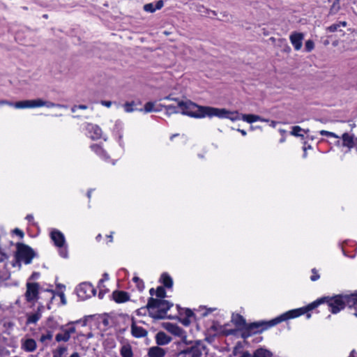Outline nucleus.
Segmentation results:
<instances>
[{
    "label": "nucleus",
    "mask_w": 357,
    "mask_h": 357,
    "mask_svg": "<svg viewBox=\"0 0 357 357\" xmlns=\"http://www.w3.org/2000/svg\"><path fill=\"white\" fill-rule=\"evenodd\" d=\"M134 105H135V102H126L124 105H123V108H124V110L125 112H132L134 111Z\"/></svg>",
    "instance_id": "37"
},
{
    "label": "nucleus",
    "mask_w": 357,
    "mask_h": 357,
    "mask_svg": "<svg viewBox=\"0 0 357 357\" xmlns=\"http://www.w3.org/2000/svg\"><path fill=\"white\" fill-rule=\"evenodd\" d=\"M342 139V146L348 148V151H350L354 147L356 148V141H354V135H349L348 132H344L341 137Z\"/></svg>",
    "instance_id": "13"
},
{
    "label": "nucleus",
    "mask_w": 357,
    "mask_h": 357,
    "mask_svg": "<svg viewBox=\"0 0 357 357\" xmlns=\"http://www.w3.org/2000/svg\"><path fill=\"white\" fill-rule=\"evenodd\" d=\"M241 119L247 123H252L261 120V116L256 114H241Z\"/></svg>",
    "instance_id": "23"
},
{
    "label": "nucleus",
    "mask_w": 357,
    "mask_h": 357,
    "mask_svg": "<svg viewBox=\"0 0 357 357\" xmlns=\"http://www.w3.org/2000/svg\"><path fill=\"white\" fill-rule=\"evenodd\" d=\"M314 45L312 40H308L306 41L305 48L307 52H311L314 49Z\"/></svg>",
    "instance_id": "40"
},
{
    "label": "nucleus",
    "mask_w": 357,
    "mask_h": 357,
    "mask_svg": "<svg viewBox=\"0 0 357 357\" xmlns=\"http://www.w3.org/2000/svg\"><path fill=\"white\" fill-rule=\"evenodd\" d=\"M103 287L102 283L100 284V282H98V287L101 289Z\"/></svg>",
    "instance_id": "62"
},
{
    "label": "nucleus",
    "mask_w": 357,
    "mask_h": 357,
    "mask_svg": "<svg viewBox=\"0 0 357 357\" xmlns=\"http://www.w3.org/2000/svg\"><path fill=\"white\" fill-rule=\"evenodd\" d=\"M163 99H165V100H174V101H176V102H178V101H180L178 98H172L171 96H166V97H165Z\"/></svg>",
    "instance_id": "51"
},
{
    "label": "nucleus",
    "mask_w": 357,
    "mask_h": 357,
    "mask_svg": "<svg viewBox=\"0 0 357 357\" xmlns=\"http://www.w3.org/2000/svg\"><path fill=\"white\" fill-rule=\"evenodd\" d=\"M252 357H273V354L268 349L259 348L254 351Z\"/></svg>",
    "instance_id": "21"
},
{
    "label": "nucleus",
    "mask_w": 357,
    "mask_h": 357,
    "mask_svg": "<svg viewBox=\"0 0 357 357\" xmlns=\"http://www.w3.org/2000/svg\"><path fill=\"white\" fill-rule=\"evenodd\" d=\"M112 297L118 303L126 302L130 299L129 294L123 291H114L112 293Z\"/></svg>",
    "instance_id": "14"
},
{
    "label": "nucleus",
    "mask_w": 357,
    "mask_h": 357,
    "mask_svg": "<svg viewBox=\"0 0 357 357\" xmlns=\"http://www.w3.org/2000/svg\"><path fill=\"white\" fill-rule=\"evenodd\" d=\"M280 133L284 134L285 132V130L283 129L280 130Z\"/></svg>",
    "instance_id": "63"
},
{
    "label": "nucleus",
    "mask_w": 357,
    "mask_h": 357,
    "mask_svg": "<svg viewBox=\"0 0 357 357\" xmlns=\"http://www.w3.org/2000/svg\"><path fill=\"white\" fill-rule=\"evenodd\" d=\"M66 351V348L64 347H60L57 349L56 351L54 354V356H59L62 357L63 354Z\"/></svg>",
    "instance_id": "42"
},
{
    "label": "nucleus",
    "mask_w": 357,
    "mask_h": 357,
    "mask_svg": "<svg viewBox=\"0 0 357 357\" xmlns=\"http://www.w3.org/2000/svg\"><path fill=\"white\" fill-rule=\"evenodd\" d=\"M120 354L122 357H133L132 347L128 344H124L121 347Z\"/></svg>",
    "instance_id": "22"
},
{
    "label": "nucleus",
    "mask_w": 357,
    "mask_h": 357,
    "mask_svg": "<svg viewBox=\"0 0 357 357\" xmlns=\"http://www.w3.org/2000/svg\"><path fill=\"white\" fill-rule=\"evenodd\" d=\"M312 275L310 278L312 281H316L320 278L319 273H317V271L315 268H313L312 270Z\"/></svg>",
    "instance_id": "43"
},
{
    "label": "nucleus",
    "mask_w": 357,
    "mask_h": 357,
    "mask_svg": "<svg viewBox=\"0 0 357 357\" xmlns=\"http://www.w3.org/2000/svg\"><path fill=\"white\" fill-rule=\"evenodd\" d=\"M178 107L181 109V113L193 118L200 119L206 116L211 117V111H215L213 107L199 106L190 100L178 101Z\"/></svg>",
    "instance_id": "2"
},
{
    "label": "nucleus",
    "mask_w": 357,
    "mask_h": 357,
    "mask_svg": "<svg viewBox=\"0 0 357 357\" xmlns=\"http://www.w3.org/2000/svg\"><path fill=\"white\" fill-rule=\"evenodd\" d=\"M39 284L36 282L26 284L25 297L27 301L31 302L38 298Z\"/></svg>",
    "instance_id": "8"
},
{
    "label": "nucleus",
    "mask_w": 357,
    "mask_h": 357,
    "mask_svg": "<svg viewBox=\"0 0 357 357\" xmlns=\"http://www.w3.org/2000/svg\"><path fill=\"white\" fill-rule=\"evenodd\" d=\"M345 306H348L349 308L354 307L357 309V291L350 295H343ZM357 317V310L354 313Z\"/></svg>",
    "instance_id": "11"
},
{
    "label": "nucleus",
    "mask_w": 357,
    "mask_h": 357,
    "mask_svg": "<svg viewBox=\"0 0 357 357\" xmlns=\"http://www.w3.org/2000/svg\"><path fill=\"white\" fill-rule=\"evenodd\" d=\"M163 6H164V2L162 0H159V1H156V3L155 5V10L161 9L163 7Z\"/></svg>",
    "instance_id": "46"
},
{
    "label": "nucleus",
    "mask_w": 357,
    "mask_h": 357,
    "mask_svg": "<svg viewBox=\"0 0 357 357\" xmlns=\"http://www.w3.org/2000/svg\"><path fill=\"white\" fill-rule=\"evenodd\" d=\"M155 295L158 299H162L166 296V291L162 287H158L155 291Z\"/></svg>",
    "instance_id": "35"
},
{
    "label": "nucleus",
    "mask_w": 357,
    "mask_h": 357,
    "mask_svg": "<svg viewBox=\"0 0 357 357\" xmlns=\"http://www.w3.org/2000/svg\"><path fill=\"white\" fill-rule=\"evenodd\" d=\"M340 1L341 0H334L332 6L329 10V15H333L337 13V12L340 10Z\"/></svg>",
    "instance_id": "27"
},
{
    "label": "nucleus",
    "mask_w": 357,
    "mask_h": 357,
    "mask_svg": "<svg viewBox=\"0 0 357 357\" xmlns=\"http://www.w3.org/2000/svg\"><path fill=\"white\" fill-rule=\"evenodd\" d=\"M195 10L196 11L204 14V15H208L210 13H213L214 15H216V13L214 10H210L208 9H206L204 8L203 5H196L195 6Z\"/></svg>",
    "instance_id": "31"
},
{
    "label": "nucleus",
    "mask_w": 357,
    "mask_h": 357,
    "mask_svg": "<svg viewBox=\"0 0 357 357\" xmlns=\"http://www.w3.org/2000/svg\"><path fill=\"white\" fill-rule=\"evenodd\" d=\"M156 342L158 345H165L170 342L172 338L167 335L165 332H159L157 333Z\"/></svg>",
    "instance_id": "19"
},
{
    "label": "nucleus",
    "mask_w": 357,
    "mask_h": 357,
    "mask_svg": "<svg viewBox=\"0 0 357 357\" xmlns=\"http://www.w3.org/2000/svg\"><path fill=\"white\" fill-rule=\"evenodd\" d=\"M132 280L136 283L137 287L139 291H142L144 288V284L142 280L138 277H134Z\"/></svg>",
    "instance_id": "36"
},
{
    "label": "nucleus",
    "mask_w": 357,
    "mask_h": 357,
    "mask_svg": "<svg viewBox=\"0 0 357 357\" xmlns=\"http://www.w3.org/2000/svg\"><path fill=\"white\" fill-rule=\"evenodd\" d=\"M4 105L13 106V103L10 101L6 100H0V105Z\"/></svg>",
    "instance_id": "48"
},
{
    "label": "nucleus",
    "mask_w": 357,
    "mask_h": 357,
    "mask_svg": "<svg viewBox=\"0 0 357 357\" xmlns=\"http://www.w3.org/2000/svg\"><path fill=\"white\" fill-rule=\"evenodd\" d=\"M131 333L135 337H144L147 335V331L144 328L137 326L135 323L131 325Z\"/></svg>",
    "instance_id": "17"
},
{
    "label": "nucleus",
    "mask_w": 357,
    "mask_h": 357,
    "mask_svg": "<svg viewBox=\"0 0 357 357\" xmlns=\"http://www.w3.org/2000/svg\"><path fill=\"white\" fill-rule=\"evenodd\" d=\"M238 131L240 132L243 136H245L247 135L246 131L244 130L238 129Z\"/></svg>",
    "instance_id": "56"
},
{
    "label": "nucleus",
    "mask_w": 357,
    "mask_h": 357,
    "mask_svg": "<svg viewBox=\"0 0 357 357\" xmlns=\"http://www.w3.org/2000/svg\"><path fill=\"white\" fill-rule=\"evenodd\" d=\"M185 315L188 317H190L193 315V312L192 310H189V309H187L185 310Z\"/></svg>",
    "instance_id": "52"
},
{
    "label": "nucleus",
    "mask_w": 357,
    "mask_h": 357,
    "mask_svg": "<svg viewBox=\"0 0 357 357\" xmlns=\"http://www.w3.org/2000/svg\"><path fill=\"white\" fill-rule=\"evenodd\" d=\"M77 109H86L87 106L85 105H75L72 107L71 110L73 112H75Z\"/></svg>",
    "instance_id": "44"
},
{
    "label": "nucleus",
    "mask_w": 357,
    "mask_h": 357,
    "mask_svg": "<svg viewBox=\"0 0 357 357\" xmlns=\"http://www.w3.org/2000/svg\"><path fill=\"white\" fill-rule=\"evenodd\" d=\"M43 306L38 307L37 312L28 315L26 324H36L41 317V310Z\"/></svg>",
    "instance_id": "20"
},
{
    "label": "nucleus",
    "mask_w": 357,
    "mask_h": 357,
    "mask_svg": "<svg viewBox=\"0 0 357 357\" xmlns=\"http://www.w3.org/2000/svg\"><path fill=\"white\" fill-rule=\"evenodd\" d=\"M206 346L201 342H197L192 346L183 350L181 354L183 357H202Z\"/></svg>",
    "instance_id": "5"
},
{
    "label": "nucleus",
    "mask_w": 357,
    "mask_h": 357,
    "mask_svg": "<svg viewBox=\"0 0 357 357\" xmlns=\"http://www.w3.org/2000/svg\"><path fill=\"white\" fill-rule=\"evenodd\" d=\"M91 149L99 155L105 156L104 150L97 144H93L91 146Z\"/></svg>",
    "instance_id": "34"
},
{
    "label": "nucleus",
    "mask_w": 357,
    "mask_h": 357,
    "mask_svg": "<svg viewBox=\"0 0 357 357\" xmlns=\"http://www.w3.org/2000/svg\"><path fill=\"white\" fill-rule=\"evenodd\" d=\"M162 107H165L166 110V113L168 115L172 114H178L179 113V111L178 108L176 106L174 105H161Z\"/></svg>",
    "instance_id": "32"
},
{
    "label": "nucleus",
    "mask_w": 357,
    "mask_h": 357,
    "mask_svg": "<svg viewBox=\"0 0 357 357\" xmlns=\"http://www.w3.org/2000/svg\"><path fill=\"white\" fill-rule=\"evenodd\" d=\"M70 357H79V355L78 353L75 352Z\"/></svg>",
    "instance_id": "58"
},
{
    "label": "nucleus",
    "mask_w": 357,
    "mask_h": 357,
    "mask_svg": "<svg viewBox=\"0 0 357 357\" xmlns=\"http://www.w3.org/2000/svg\"><path fill=\"white\" fill-rule=\"evenodd\" d=\"M61 255L63 257H66L67 256V254H66V251H61Z\"/></svg>",
    "instance_id": "59"
},
{
    "label": "nucleus",
    "mask_w": 357,
    "mask_h": 357,
    "mask_svg": "<svg viewBox=\"0 0 357 357\" xmlns=\"http://www.w3.org/2000/svg\"><path fill=\"white\" fill-rule=\"evenodd\" d=\"M155 293V290L153 288H151L150 290H149V294L151 295V296H153Z\"/></svg>",
    "instance_id": "60"
},
{
    "label": "nucleus",
    "mask_w": 357,
    "mask_h": 357,
    "mask_svg": "<svg viewBox=\"0 0 357 357\" xmlns=\"http://www.w3.org/2000/svg\"><path fill=\"white\" fill-rule=\"evenodd\" d=\"M338 24H340V26H343V27H345L347 25V23L345 21L340 22Z\"/></svg>",
    "instance_id": "55"
},
{
    "label": "nucleus",
    "mask_w": 357,
    "mask_h": 357,
    "mask_svg": "<svg viewBox=\"0 0 357 357\" xmlns=\"http://www.w3.org/2000/svg\"><path fill=\"white\" fill-rule=\"evenodd\" d=\"M340 27V26L338 23L333 24L329 26L328 27H327V31L329 32H335V31H338Z\"/></svg>",
    "instance_id": "41"
},
{
    "label": "nucleus",
    "mask_w": 357,
    "mask_h": 357,
    "mask_svg": "<svg viewBox=\"0 0 357 357\" xmlns=\"http://www.w3.org/2000/svg\"><path fill=\"white\" fill-rule=\"evenodd\" d=\"M144 10L146 12H149V13H153L155 11V6L152 3L145 4L144 6Z\"/></svg>",
    "instance_id": "39"
},
{
    "label": "nucleus",
    "mask_w": 357,
    "mask_h": 357,
    "mask_svg": "<svg viewBox=\"0 0 357 357\" xmlns=\"http://www.w3.org/2000/svg\"><path fill=\"white\" fill-rule=\"evenodd\" d=\"M326 303L333 314H337L345 307L343 295H336L333 297H323L305 307L291 310L287 311L278 317L273 319L269 321L254 322L249 324L242 333L243 338H247L252 333L262 332L264 330L274 326L282 321L290 319L296 318L305 312L316 308L321 303Z\"/></svg>",
    "instance_id": "1"
},
{
    "label": "nucleus",
    "mask_w": 357,
    "mask_h": 357,
    "mask_svg": "<svg viewBox=\"0 0 357 357\" xmlns=\"http://www.w3.org/2000/svg\"><path fill=\"white\" fill-rule=\"evenodd\" d=\"M36 342L32 338L22 341V349L27 352H33L36 349Z\"/></svg>",
    "instance_id": "15"
},
{
    "label": "nucleus",
    "mask_w": 357,
    "mask_h": 357,
    "mask_svg": "<svg viewBox=\"0 0 357 357\" xmlns=\"http://www.w3.org/2000/svg\"><path fill=\"white\" fill-rule=\"evenodd\" d=\"M13 231H14L15 234H16L17 235H18L21 238H23L24 232L22 230H20V229L16 228V229H14Z\"/></svg>",
    "instance_id": "47"
},
{
    "label": "nucleus",
    "mask_w": 357,
    "mask_h": 357,
    "mask_svg": "<svg viewBox=\"0 0 357 357\" xmlns=\"http://www.w3.org/2000/svg\"><path fill=\"white\" fill-rule=\"evenodd\" d=\"M232 321L236 326L238 327L246 326L245 319L243 316L238 314L232 316Z\"/></svg>",
    "instance_id": "25"
},
{
    "label": "nucleus",
    "mask_w": 357,
    "mask_h": 357,
    "mask_svg": "<svg viewBox=\"0 0 357 357\" xmlns=\"http://www.w3.org/2000/svg\"><path fill=\"white\" fill-rule=\"evenodd\" d=\"M304 131L305 133L309 132V130H303L298 126H295L292 127V130L291 131V135L295 137H300L301 138H304V135L301 134V131Z\"/></svg>",
    "instance_id": "28"
},
{
    "label": "nucleus",
    "mask_w": 357,
    "mask_h": 357,
    "mask_svg": "<svg viewBox=\"0 0 357 357\" xmlns=\"http://www.w3.org/2000/svg\"><path fill=\"white\" fill-rule=\"evenodd\" d=\"M173 304L164 299H158L151 297L148 300L146 308L149 311V316L155 319H163L165 318L167 310Z\"/></svg>",
    "instance_id": "3"
},
{
    "label": "nucleus",
    "mask_w": 357,
    "mask_h": 357,
    "mask_svg": "<svg viewBox=\"0 0 357 357\" xmlns=\"http://www.w3.org/2000/svg\"><path fill=\"white\" fill-rule=\"evenodd\" d=\"M213 109L215 111H211V113H213V114L211 115L212 116H218L220 118H227L230 119L232 121H238L241 119V117L240 116V114L236 112H230L225 109H218L213 107Z\"/></svg>",
    "instance_id": "7"
},
{
    "label": "nucleus",
    "mask_w": 357,
    "mask_h": 357,
    "mask_svg": "<svg viewBox=\"0 0 357 357\" xmlns=\"http://www.w3.org/2000/svg\"><path fill=\"white\" fill-rule=\"evenodd\" d=\"M160 109L155 107V102H148L144 105L143 111L146 113L151 112H159ZM142 111V109H141Z\"/></svg>",
    "instance_id": "29"
},
{
    "label": "nucleus",
    "mask_w": 357,
    "mask_h": 357,
    "mask_svg": "<svg viewBox=\"0 0 357 357\" xmlns=\"http://www.w3.org/2000/svg\"><path fill=\"white\" fill-rule=\"evenodd\" d=\"M109 280V275L107 273H104L103 274V278L100 280V284H102L106 280Z\"/></svg>",
    "instance_id": "50"
},
{
    "label": "nucleus",
    "mask_w": 357,
    "mask_h": 357,
    "mask_svg": "<svg viewBox=\"0 0 357 357\" xmlns=\"http://www.w3.org/2000/svg\"><path fill=\"white\" fill-rule=\"evenodd\" d=\"M356 151L357 152V140L356 139Z\"/></svg>",
    "instance_id": "64"
},
{
    "label": "nucleus",
    "mask_w": 357,
    "mask_h": 357,
    "mask_svg": "<svg viewBox=\"0 0 357 357\" xmlns=\"http://www.w3.org/2000/svg\"><path fill=\"white\" fill-rule=\"evenodd\" d=\"M50 236L54 245L58 248H63L66 244L63 234L59 230L54 229L51 231Z\"/></svg>",
    "instance_id": "10"
},
{
    "label": "nucleus",
    "mask_w": 357,
    "mask_h": 357,
    "mask_svg": "<svg viewBox=\"0 0 357 357\" xmlns=\"http://www.w3.org/2000/svg\"><path fill=\"white\" fill-rule=\"evenodd\" d=\"M26 219L28 220L29 221H31L33 219V217L32 215H27Z\"/></svg>",
    "instance_id": "57"
},
{
    "label": "nucleus",
    "mask_w": 357,
    "mask_h": 357,
    "mask_svg": "<svg viewBox=\"0 0 357 357\" xmlns=\"http://www.w3.org/2000/svg\"><path fill=\"white\" fill-rule=\"evenodd\" d=\"M64 331L70 336L71 334L75 332V328L73 326H70L68 328H64Z\"/></svg>",
    "instance_id": "45"
},
{
    "label": "nucleus",
    "mask_w": 357,
    "mask_h": 357,
    "mask_svg": "<svg viewBox=\"0 0 357 357\" xmlns=\"http://www.w3.org/2000/svg\"><path fill=\"white\" fill-rule=\"evenodd\" d=\"M100 103L102 105L105 106L107 107H110L112 104V102L111 101H107V100H102Z\"/></svg>",
    "instance_id": "49"
},
{
    "label": "nucleus",
    "mask_w": 357,
    "mask_h": 357,
    "mask_svg": "<svg viewBox=\"0 0 357 357\" xmlns=\"http://www.w3.org/2000/svg\"><path fill=\"white\" fill-rule=\"evenodd\" d=\"M16 247V259L19 266H20L21 261H23L25 264H31L36 256L34 250L29 245L21 243H17Z\"/></svg>",
    "instance_id": "4"
},
{
    "label": "nucleus",
    "mask_w": 357,
    "mask_h": 357,
    "mask_svg": "<svg viewBox=\"0 0 357 357\" xmlns=\"http://www.w3.org/2000/svg\"><path fill=\"white\" fill-rule=\"evenodd\" d=\"M259 121H261V122H269V119H264L261 117V120H259Z\"/></svg>",
    "instance_id": "61"
},
{
    "label": "nucleus",
    "mask_w": 357,
    "mask_h": 357,
    "mask_svg": "<svg viewBox=\"0 0 357 357\" xmlns=\"http://www.w3.org/2000/svg\"><path fill=\"white\" fill-rule=\"evenodd\" d=\"M77 296L82 300L93 296L96 290L89 282L81 283L77 288Z\"/></svg>",
    "instance_id": "6"
},
{
    "label": "nucleus",
    "mask_w": 357,
    "mask_h": 357,
    "mask_svg": "<svg viewBox=\"0 0 357 357\" xmlns=\"http://www.w3.org/2000/svg\"><path fill=\"white\" fill-rule=\"evenodd\" d=\"M63 107L64 106L60 104H56L50 101H45L43 99H34L30 100V108L35 107Z\"/></svg>",
    "instance_id": "9"
},
{
    "label": "nucleus",
    "mask_w": 357,
    "mask_h": 357,
    "mask_svg": "<svg viewBox=\"0 0 357 357\" xmlns=\"http://www.w3.org/2000/svg\"><path fill=\"white\" fill-rule=\"evenodd\" d=\"M53 337V333L51 331H47L45 334H43L40 337V342L45 344L46 342L48 340H51Z\"/></svg>",
    "instance_id": "33"
},
{
    "label": "nucleus",
    "mask_w": 357,
    "mask_h": 357,
    "mask_svg": "<svg viewBox=\"0 0 357 357\" xmlns=\"http://www.w3.org/2000/svg\"><path fill=\"white\" fill-rule=\"evenodd\" d=\"M61 333L56 335L55 340L56 342H68L70 340V335L64 331L63 326L61 327Z\"/></svg>",
    "instance_id": "24"
},
{
    "label": "nucleus",
    "mask_w": 357,
    "mask_h": 357,
    "mask_svg": "<svg viewBox=\"0 0 357 357\" xmlns=\"http://www.w3.org/2000/svg\"><path fill=\"white\" fill-rule=\"evenodd\" d=\"M163 285L167 288H171L173 285L172 278L167 273H163L161 276Z\"/></svg>",
    "instance_id": "26"
},
{
    "label": "nucleus",
    "mask_w": 357,
    "mask_h": 357,
    "mask_svg": "<svg viewBox=\"0 0 357 357\" xmlns=\"http://www.w3.org/2000/svg\"><path fill=\"white\" fill-rule=\"evenodd\" d=\"M166 354V351L159 347H152L149 348L148 351L149 357H164Z\"/></svg>",
    "instance_id": "18"
},
{
    "label": "nucleus",
    "mask_w": 357,
    "mask_h": 357,
    "mask_svg": "<svg viewBox=\"0 0 357 357\" xmlns=\"http://www.w3.org/2000/svg\"><path fill=\"white\" fill-rule=\"evenodd\" d=\"M60 297H61V303L63 304H66V298H65V296H64V294L63 293L61 294Z\"/></svg>",
    "instance_id": "53"
},
{
    "label": "nucleus",
    "mask_w": 357,
    "mask_h": 357,
    "mask_svg": "<svg viewBox=\"0 0 357 357\" xmlns=\"http://www.w3.org/2000/svg\"><path fill=\"white\" fill-rule=\"evenodd\" d=\"M88 130L90 134V137L93 139H98L102 137L101 128L96 126L90 124L88 126Z\"/></svg>",
    "instance_id": "16"
},
{
    "label": "nucleus",
    "mask_w": 357,
    "mask_h": 357,
    "mask_svg": "<svg viewBox=\"0 0 357 357\" xmlns=\"http://www.w3.org/2000/svg\"><path fill=\"white\" fill-rule=\"evenodd\" d=\"M278 123L277 121H270V126H271L272 128H275Z\"/></svg>",
    "instance_id": "54"
},
{
    "label": "nucleus",
    "mask_w": 357,
    "mask_h": 357,
    "mask_svg": "<svg viewBox=\"0 0 357 357\" xmlns=\"http://www.w3.org/2000/svg\"><path fill=\"white\" fill-rule=\"evenodd\" d=\"M13 106L17 109L30 108V100L16 102L13 103Z\"/></svg>",
    "instance_id": "30"
},
{
    "label": "nucleus",
    "mask_w": 357,
    "mask_h": 357,
    "mask_svg": "<svg viewBox=\"0 0 357 357\" xmlns=\"http://www.w3.org/2000/svg\"><path fill=\"white\" fill-rule=\"evenodd\" d=\"M303 37L304 36L301 33L294 32L290 35V41L296 50H299L301 48Z\"/></svg>",
    "instance_id": "12"
},
{
    "label": "nucleus",
    "mask_w": 357,
    "mask_h": 357,
    "mask_svg": "<svg viewBox=\"0 0 357 357\" xmlns=\"http://www.w3.org/2000/svg\"><path fill=\"white\" fill-rule=\"evenodd\" d=\"M319 132H320V135H322V136L331 137H334V138H339L340 137L335 133L332 132H329V131H327V130H321Z\"/></svg>",
    "instance_id": "38"
}]
</instances>
